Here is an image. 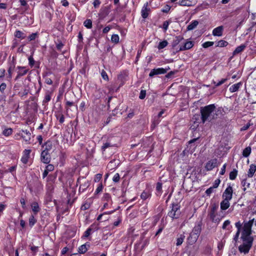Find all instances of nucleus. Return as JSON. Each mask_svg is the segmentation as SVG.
<instances>
[{
	"label": "nucleus",
	"mask_w": 256,
	"mask_h": 256,
	"mask_svg": "<svg viewBox=\"0 0 256 256\" xmlns=\"http://www.w3.org/2000/svg\"><path fill=\"white\" fill-rule=\"evenodd\" d=\"M254 221V218L245 222L244 224L240 236V239L243 242L238 246V250L240 253H244V254L248 253L252 247L254 238L252 236V228Z\"/></svg>",
	"instance_id": "nucleus-1"
},
{
	"label": "nucleus",
	"mask_w": 256,
	"mask_h": 256,
	"mask_svg": "<svg viewBox=\"0 0 256 256\" xmlns=\"http://www.w3.org/2000/svg\"><path fill=\"white\" fill-rule=\"evenodd\" d=\"M216 106L214 104H211L200 108L202 122L204 124L206 121L210 122L215 118L214 112Z\"/></svg>",
	"instance_id": "nucleus-2"
},
{
	"label": "nucleus",
	"mask_w": 256,
	"mask_h": 256,
	"mask_svg": "<svg viewBox=\"0 0 256 256\" xmlns=\"http://www.w3.org/2000/svg\"><path fill=\"white\" fill-rule=\"evenodd\" d=\"M202 221L196 223L194 227L188 238V240H190L192 243H194L197 240L202 231Z\"/></svg>",
	"instance_id": "nucleus-3"
},
{
	"label": "nucleus",
	"mask_w": 256,
	"mask_h": 256,
	"mask_svg": "<svg viewBox=\"0 0 256 256\" xmlns=\"http://www.w3.org/2000/svg\"><path fill=\"white\" fill-rule=\"evenodd\" d=\"M180 207L178 204H172L170 206L171 210L168 212V216L172 219L178 218L181 214Z\"/></svg>",
	"instance_id": "nucleus-4"
},
{
	"label": "nucleus",
	"mask_w": 256,
	"mask_h": 256,
	"mask_svg": "<svg viewBox=\"0 0 256 256\" xmlns=\"http://www.w3.org/2000/svg\"><path fill=\"white\" fill-rule=\"evenodd\" d=\"M210 207V210L208 216L212 222L218 223L221 220V218L216 217V212L218 208V204L214 203L212 204Z\"/></svg>",
	"instance_id": "nucleus-5"
},
{
	"label": "nucleus",
	"mask_w": 256,
	"mask_h": 256,
	"mask_svg": "<svg viewBox=\"0 0 256 256\" xmlns=\"http://www.w3.org/2000/svg\"><path fill=\"white\" fill-rule=\"evenodd\" d=\"M17 70V76L15 78V80H18L21 76L26 75L28 71V68H27L26 66H18L16 68Z\"/></svg>",
	"instance_id": "nucleus-6"
},
{
	"label": "nucleus",
	"mask_w": 256,
	"mask_h": 256,
	"mask_svg": "<svg viewBox=\"0 0 256 256\" xmlns=\"http://www.w3.org/2000/svg\"><path fill=\"white\" fill-rule=\"evenodd\" d=\"M170 68L168 66V68H154L152 70L150 71L149 76L150 77H152L155 75L160 74H166L168 70H169Z\"/></svg>",
	"instance_id": "nucleus-7"
},
{
	"label": "nucleus",
	"mask_w": 256,
	"mask_h": 256,
	"mask_svg": "<svg viewBox=\"0 0 256 256\" xmlns=\"http://www.w3.org/2000/svg\"><path fill=\"white\" fill-rule=\"evenodd\" d=\"M50 156L48 151L43 150L40 154L41 161L44 164H48L50 162Z\"/></svg>",
	"instance_id": "nucleus-8"
},
{
	"label": "nucleus",
	"mask_w": 256,
	"mask_h": 256,
	"mask_svg": "<svg viewBox=\"0 0 256 256\" xmlns=\"http://www.w3.org/2000/svg\"><path fill=\"white\" fill-rule=\"evenodd\" d=\"M233 190L232 186H229L224 190L222 194L224 199L231 200L232 197Z\"/></svg>",
	"instance_id": "nucleus-9"
},
{
	"label": "nucleus",
	"mask_w": 256,
	"mask_h": 256,
	"mask_svg": "<svg viewBox=\"0 0 256 256\" xmlns=\"http://www.w3.org/2000/svg\"><path fill=\"white\" fill-rule=\"evenodd\" d=\"M217 162L218 160L216 158L212 159L208 161L205 166L206 169L208 171L212 170L218 166Z\"/></svg>",
	"instance_id": "nucleus-10"
},
{
	"label": "nucleus",
	"mask_w": 256,
	"mask_h": 256,
	"mask_svg": "<svg viewBox=\"0 0 256 256\" xmlns=\"http://www.w3.org/2000/svg\"><path fill=\"white\" fill-rule=\"evenodd\" d=\"M235 226H236V227L237 228V232L234 236L233 240L235 244H236L237 242L238 239V237L240 236L241 228L242 227V224L240 221H238L235 224Z\"/></svg>",
	"instance_id": "nucleus-11"
},
{
	"label": "nucleus",
	"mask_w": 256,
	"mask_h": 256,
	"mask_svg": "<svg viewBox=\"0 0 256 256\" xmlns=\"http://www.w3.org/2000/svg\"><path fill=\"white\" fill-rule=\"evenodd\" d=\"M98 229V226L94 224H92L90 226V228H88L86 231L84 232L82 238H88L91 234L92 231H95Z\"/></svg>",
	"instance_id": "nucleus-12"
},
{
	"label": "nucleus",
	"mask_w": 256,
	"mask_h": 256,
	"mask_svg": "<svg viewBox=\"0 0 256 256\" xmlns=\"http://www.w3.org/2000/svg\"><path fill=\"white\" fill-rule=\"evenodd\" d=\"M194 46V42L192 41H187L184 44L180 47L178 51H184L191 48Z\"/></svg>",
	"instance_id": "nucleus-13"
},
{
	"label": "nucleus",
	"mask_w": 256,
	"mask_h": 256,
	"mask_svg": "<svg viewBox=\"0 0 256 256\" xmlns=\"http://www.w3.org/2000/svg\"><path fill=\"white\" fill-rule=\"evenodd\" d=\"M90 247V244L88 242L85 243L84 244L80 246L78 248V252L80 254H85L89 248Z\"/></svg>",
	"instance_id": "nucleus-14"
},
{
	"label": "nucleus",
	"mask_w": 256,
	"mask_h": 256,
	"mask_svg": "<svg viewBox=\"0 0 256 256\" xmlns=\"http://www.w3.org/2000/svg\"><path fill=\"white\" fill-rule=\"evenodd\" d=\"M224 26H219L212 30V34L214 36H221L222 35L224 31Z\"/></svg>",
	"instance_id": "nucleus-15"
},
{
	"label": "nucleus",
	"mask_w": 256,
	"mask_h": 256,
	"mask_svg": "<svg viewBox=\"0 0 256 256\" xmlns=\"http://www.w3.org/2000/svg\"><path fill=\"white\" fill-rule=\"evenodd\" d=\"M150 10V8H148V4L146 2L144 5L141 11L142 18H146L148 16Z\"/></svg>",
	"instance_id": "nucleus-16"
},
{
	"label": "nucleus",
	"mask_w": 256,
	"mask_h": 256,
	"mask_svg": "<svg viewBox=\"0 0 256 256\" xmlns=\"http://www.w3.org/2000/svg\"><path fill=\"white\" fill-rule=\"evenodd\" d=\"M22 132H24L26 135H24L22 134H21V137L23 138V140L26 142H29L30 140V136L31 134L30 132L27 130H22Z\"/></svg>",
	"instance_id": "nucleus-17"
},
{
	"label": "nucleus",
	"mask_w": 256,
	"mask_h": 256,
	"mask_svg": "<svg viewBox=\"0 0 256 256\" xmlns=\"http://www.w3.org/2000/svg\"><path fill=\"white\" fill-rule=\"evenodd\" d=\"M247 46L246 44H242L240 46L236 47L234 50L232 52L233 56L237 55L240 53H241L242 52H243L244 49L246 48Z\"/></svg>",
	"instance_id": "nucleus-18"
},
{
	"label": "nucleus",
	"mask_w": 256,
	"mask_h": 256,
	"mask_svg": "<svg viewBox=\"0 0 256 256\" xmlns=\"http://www.w3.org/2000/svg\"><path fill=\"white\" fill-rule=\"evenodd\" d=\"M52 92L48 90L45 94L44 99L42 101V104L46 106L50 100L52 98Z\"/></svg>",
	"instance_id": "nucleus-19"
},
{
	"label": "nucleus",
	"mask_w": 256,
	"mask_h": 256,
	"mask_svg": "<svg viewBox=\"0 0 256 256\" xmlns=\"http://www.w3.org/2000/svg\"><path fill=\"white\" fill-rule=\"evenodd\" d=\"M192 120L194 122V127H198L199 124L202 122L201 115L200 116L198 114H194L192 118Z\"/></svg>",
	"instance_id": "nucleus-20"
},
{
	"label": "nucleus",
	"mask_w": 256,
	"mask_h": 256,
	"mask_svg": "<svg viewBox=\"0 0 256 256\" xmlns=\"http://www.w3.org/2000/svg\"><path fill=\"white\" fill-rule=\"evenodd\" d=\"M229 200L224 199L220 202V209L222 210H227L230 205Z\"/></svg>",
	"instance_id": "nucleus-21"
},
{
	"label": "nucleus",
	"mask_w": 256,
	"mask_h": 256,
	"mask_svg": "<svg viewBox=\"0 0 256 256\" xmlns=\"http://www.w3.org/2000/svg\"><path fill=\"white\" fill-rule=\"evenodd\" d=\"M183 40L184 38L180 36H176L172 44V48L176 46Z\"/></svg>",
	"instance_id": "nucleus-22"
},
{
	"label": "nucleus",
	"mask_w": 256,
	"mask_h": 256,
	"mask_svg": "<svg viewBox=\"0 0 256 256\" xmlns=\"http://www.w3.org/2000/svg\"><path fill=\"white\" fill-rule=\"evenodd\" d=\"M256 171V165L252 164L250 165V168L248 173V178H252Z\"/></svg>",
	"instance_id": "nucleus-23"
},
{
	"label": "nucleus",
	"mask_w": 256,
	"mask_h": 256,
	"mask_svg": "<svg viewBox=\"0 0 256 256\" xmlns=\"http://www.w3.org/2000/svg\"><path fill=\"white\" fill-rule=\"evenodd\" d=\"M108 140L110 143L112 144V146L114 147L118 146L117 142L119 140L118 137L115 136H110L108 138Z\"/></svg>",
	"instance_id": "nucleus-24"
},
{
	"label": "nucleus",
	"mask_w": 256,
	"mask_h": 256,
	"mask_svg": "<svg viewBox=\"0 0 256 256\" xmlns=\"http://www.w3.org/2000/svg\"><path fill=\"white\" fill-rule=\"evenodd\" d=\"M16 38L23 40L26 38V34L22 32L20 30H16L14 34Z\"/></svg>",
	"instance_id": "nucleus-25"
},
{
	"label": "nucleus",
	"mask_w": 256,
	"mask_h": 256,
	"mask_svg": "<svg viewBox=\"0 0 256 256\" xmlns=\"http://www.w3.org/2000/svg\"><path fill=\"white\" fill-rule=\"evenodd\" d=\"M242 85V82H240L237 84H234L232 85L230 88V91L231 92H234L238 91L240 88V86Z\"/></svg>",
	"instance_id": "nucleus-26"
},
{
	"label": "nucleus",
	"mask_w": 256,
	"mask_h": 256,
	"mask_svg": "<svg viewBox=\"0 0 256 256\" xmlns=\"http://www.w3.org/2000/svg\"><path fill=\"white\" fill-rule=\"evenodd\" d=\"M198 24V22L196 20H194L190 24L187 26V30H191L194 29Z\"/></svg>",
	"instance_id": "nucleus-27"
},
{
	"label": "nucleus",
	"mask_w": 256,
	"mask_h": 256,
	"mask_svg": "<svg viewBox=\"0 0 256 256\" xmlns=\"http://www.w3.org/2000/svg\"><path fill=\"white\" fill-rule=\"evenodd\" d=\"M192 0H182L179 2V4L182 6H190L193 5Z\"/></svg>",
	"instance_id": "nucleus-28"
},
{
	"label": "nucleus",
	"mask_w": 256,
	"mask_h": 256,
	"mask_svg": "<svg viewBox=\"0 0 256 256\" xmlns=\"http://www.w3.org/2000/svg\"><path fill=\"white\" fill-rule=\"evenodd\" d=\"M56 176L57 175L56 174H49L46 178L47 182L52 184L54 183L56 180Z\"/></svg>",
	"instance_id": "nucleus-29"
},
{
	"label": "nucleus",
	"mask_w": 256,
	"mask_h": 256,
	"mask_svg": "<svg viewBox=\"0 0 256 256\" xmlns=\"http://www.w3.org/2000/svg\"><path fill=\"white\" fill-rule=\"evenodd\" d=\"M31 206H32V208L33 212L35 214H36L38 212H40V208L39 207V206H38V202H33Z\"/></svg>",
	"instance_id": "nucleus-30"
},
{
	"label": "nucleus",
	"mask_w": 256,
	"mask_h": 256,
	"mask_svg": "<svg viewBox=\"0 0 256 256\" xmlns=\"http://www.w3.org/2000/svg\"><path fill=\"white\" fill-rule=\"evenodd\" d=\"M251 148L250 146H248L245 148L242 152V155L244 157H248L251 152Z\"/></svg>",
	"instance_id": "nucleus-31"
},
{
	"label": "nucleus",
	"mask_w": 256,
	"mask_h": 256,
	"mask_svg": "<svg viewBox=\"0 0 256 256\" xmlns=\"http://www.w3.org/2000/svg\"><path fill=\"white\" fill-rule=\"evenodd\" d=\"M238 175V170L236 169H234L230 173V179L231 180H234L236 179V176Z\"/></svg>",
	"instance_id": "nucleus-32"
},
{
	"label": "nucleus",
	"mask_w": 256,
	"mask_h": 256,
	"mask_svg": "<svg viewBox=\"0 0 256 256\" xmlns=\"http://www.w3.org/2000/svg\"><path fill=\"white\" fill-rule=\"evenodd\" d=\"M110 147H114L112 146V143H110L109 141L107 140L106 142L103 144V146H102V151H105L106 150Z\"/></svg>",
	"instance_id": "nucleus-33"
},
{
	"label": "nucleus",
	"mask_w": 256,
	"mask_h": 256,
	"mask_svg": "<svg viewBox=\"0 0 256 256\" xmlns=\"http://www.w3.org/2000/svg\"><path fill=\"white\" fill-rule=\"evenodd\" d=\"M228 42L224 40H220L217 42L216 46L218 47H225L228 45Z\"/></svg>",
	"instance_id": "nucleus-34"
},
{
	"label": "nucleus",
	"mask_w": 256,
	"mask_h": 256,
	"mask_svg": "<svg viewBox=\"0 0 256 256\" xmlns=\"http://www.w3.org/2000/svg\"><path fill=\"white\" fill-rule=\"evenodd\" d=\"M12 128H5L2 134L4 136H8L12 134Z\"/></svg>",
	"instance_id": "nucleus-35"
},
{
	"label": "nucleus",
	"mask_w": 256,
	"mask_h": 256,
	"mask_svg": "<svg viewBox=\"0 0 256 256\" xmlns=\"http://www.w3.org/2000/svg\"><path fill=\"white\" fill-rule=\"evenodd\" d=\"M84 25L88 28H92V21L90 19L86 20L84 22Z\"/></svg>",
	"instance_id": "nucleus-36"
},
{
	"label": "nucleus",
	"mask_w": 256,
	"mask_h": 256,
	"mask_svg": "<svg viewBox=\"0 0 256 256\" xmlns=\"http://www.w3.org/2000/svg\"><path fill=\"white\" fill-rule=\"evenodd\" d=\"M44 145L46 146V148L44 150H46V151L49 152L52 148V142L48 140L44 143Z\"/></svg>",
	"instance_id": "nucleus-37"
},
{
	"label": "nucleus",
	"mask_w": 256,
	"mask_h": 256,
	"mask_svg": "<svg viewBox=\"0 0 256 256\" xmlns=\"http://www.w3.org/2000/svg\"><path fill=\"white\" fill-rule=\"evenodd\" d=\"M102 200L106 202H112L110 195L108 193H106L104 194Z\"/></svg>",
	"instance_id": "nucleus-38"
},
{
	"label": "nucleus",
	"mask_w": 256,
	"mask_h": 256,
	"mask_svg": "<svg viewBox=\"0 0 256 256\" xmlns=\"http://www.w3.org/2000/svg\"><path fill=\"white\" fill-rule=\"evenodd\" d=\"M36 220L35 219L34 216L32 215L29 218V225L32 228L36 223Z\"/></svg>",
	"instance_id": "nucleus-39"
},
{
	"label": "nucleus",
	"mask_w": 256,
	"mask_h": 256,
	"mask_svg": "<svg viewBox=\"0 0 256 256\" xmlns=\"http://www.w3.org/2000/svg\"><path fill=\"white\" fill-rule=\"evenodd\" d=\"M119 36L118 34H114L111 38V40L114 44H118L119 42Z\"/></svg>",
	"instance_id": "nucleus-40"
},
{
	"label": "nucleus",
	"mask_w": 256,
	"mask_h": 256,
	"mask_svg": "<svg viewBox=\"0 0 256 256\" xmlns=\"http://www.w3.org/2000/svg\"><path fill=\"white\" fill-rule=\"evenodd\" d=\"M38 32L32 33L28 36V39L29 41L34 40L36 38L38 37Z\"/></svg>",
	"instance_id": "nucleus-41"
},
{
	"label": "nucleus",
	"mask_w": 256,
	"mask_h": 256,
	"mask_svg": "<svg viewBox=\"0 0 256 256\" xmlns=\"http://www.w3.org/2000/svg\"><path fill=\"white\" fill-rule=\"evenodd\" d=\"M168 44V42L166 40H164L160 42L158 48L159 50L162 49L166 46Z\"/></svg>",
	"instance_id": "nucleus-42"
},
{
	"label": "nucleus",
	"mask_w": 256,
	"mask_h": 256,
	"mask_svg": "<svg viewBox=\"0 0 256 256\" xmlns=\"http://www.w3.org/2000/svg\"><path fill=\"white\" fill-rule=\"evenodd\" d=\"M242 186L244 187L243 190L244 192L246 191V188H248L250 186V184L249 182H247L246 179L242 180Z\"/></svg>",
	"instance_id": "nucleus-43"
},
{
	"label": "nucleus",
	"mask_w": 256,
	"mask_h": 256,
	"mask_svg": "<svg viewBox=\"0 0 256 256\" xmlns=\"http://www.w3.org/2000/svg\"><path fill=\"white\" fill-rule=\"evenodd\" d=\"M184 236L180 235V238H178L176 240V245L177 246H180L184 242Z\"/></svg>",
	"instance_id": "nucleus-44"
},
{
	"label": "nucleus",
	"mask_w": 256,
	"mask_h": 256,
	"mask_svg": "<svg viewBox=\"0 0 256 256\" xmlns=\"http://www.w3.org/2000/svg\"><path fill=\"white\" fill-rule=\"evenodd\" d=\"M214 44V42H204L202 46L204 48H208L210 46H212Z\"/></svg>",
	"instance_id": "nucleus-45"
},
{
	"label": "nucleus",
	"mask_w": 256,
	"mask_h": 256,
	"mask_svg": "<svg viewBox=\"0 0 256 256\" xmlns=\"http://www.w3.org/2000/svg\"><path fill=\"white\" fill-rule=\"evenodd\" d=\"M56 117L57 119L58 120L60 123L62 124L64 121V115L62 114H60L58 116L56 115Z\"/></svg>",
	"instance_id": "nucleus-46"
},
{
	"label": "nucleus",
	"mask_w": 256,
	"mask_h": 256,
	"mask_svg": "<svg viewBox=\"0 0 256 256\" xmlns=\"http://www.w3.org/2000/svg\"><path fill=\"white\" fill-rule=\"evenodd\" d=\"M14 66H10L8 69V78H11L12 77V72L14 70Z\"/></svg>",
	"instance_id": "nucleus-47"
},
{
	"label": "nucleus",
	"mask_w": 256,
	"mask_h": 256,
	"mask_svg": "<svg viewBox=\"0 0 256 256\" xmlns=\"http://www.w3.org/2000/svg\"><path fill=\"white\" fill-rule=\"evenodd\" d=\"M101 76L102 78L108 81L109 80L108 76L106 72L102 70L101 72Z\"/></svg>",
	"instance_id": "nucleus-48"
},
{
	"label": "nucleus",
	"mask_w": 256,
	"mask_h": 256,
	"mask_svg": "<svg viewBox=\"0 0 256 256\" xmlns=\"http://www.w3.org/2000/svg\"><path fill=\"white\" fill-rule=\"evenodd\" d=\"M156 190L160 194L162 192V184L161 182H158L156 184Z\"/></svg>",
	"instance_id": "nucleus-49"
},
{
	"label": "nucleus",
	"mask_w": 256,
	"mask_h": 256,
	"mask_svg": "<svg viewBox=\"0 0 256 256\" xmlns=\"http://www.w3.org/2000/svg\"><path fill=\"white\" fill-rule=\"evenodd\" d=\"M230 220H226L222 225V228L224 230H225L227 228L228 230H229V228H227V226H229L230 224Z\"/></svg>",
	"instance_id": "nucleus-50"
},
{
	"label": "nucleus",
	"mask_w": 256,
	"mask_h": 256,
	"mask_svg": "<svg viewBox=\"0 0 256 256\" xmlns=\"http://www.w3.org/2000/svg\"><path fill=\"white\" fill-rule=\"evenodd\" d=\"M149 196L150 194L146 192H143L140 195L141 198L144 200H146Z\"/></svg>",
	"instance_id": "nucleus-51"
},
{
	"label": "nucleus",
	"mask_w": 256,
	"mask_h": 256,
	"mask_svg": "<svg viewBox=\"0 0 256 256\" xmlns=\"http://www.w3.org/2000/svg\"><path fill=\"white\" fill-rule=\"evenodd\" d=\"M214 189L215 188H214L212 186H210L206 190L205 192L207 196H210L211 194L214 192Z\"/></svg>",
	"instance_id": "nucleus-52"
},
{
	"label": "nucleus",
	"mask_w": 256,
	"mask_h": 256,
	"mask_svg": "<svg viewBox=\"0 0 256 256\" xmlns=\"http://www.w3.org/2000/svg\"><path fill=\"white\" fill-rule=\"evenodd\" d=\"M28 90L24 89L22 92H20L18 93V94H19V96L21 98H24V97L28 95Z\"/></svg>",
	"instance_id": "nucleus-53"
},
{
	"label": "nucleus",
	"mask_w": 256,
	"mask_h": 256,
	"mask_svg": "<svg viewBox=\"0 0 256 256\" xmlns=\"http://www.w3.org/2000/svg\"><path fill=\"white\" fill-rule=\"evenodd\" d=\"M146 96V90H141L139 96V98L140 100H143L145 98Z\"/></svg>",
	"instance_id": "nucleus-54"
},
{
	"label": "nucleus",
	"mask_w": 256,
	"mask_h": 256,
	"mask_svg": "<svg viewBox=\"0 0 256 256\" xmlns=\"http://www.w3.org/2000/svg\"><path fill=\"white\" fill-rule=\"evenodd\" d=\"M220 182V180L218 178L216 180L213 184L212 187L214 188H217Z\"/></svg>",
	"instance_id": "nucleus-55"
},
{
	"label": "nucleus",
	"mask_w": 256,
	"mask_h": 256,
	"mask_svg": "<svg viewBox=\"0 0 256 256\" xmlns=\"http://www.w3.org/2000/svg\"><path fill=\"white\" fill-rule=\"evenodd\" d=\"M28 62H29V65L32 67L34 66V58L32 56H30L28 57Z\"/></svg>",
	"instance_id": "nucleus-56"
},
{
	"label": "nucleus",
	"mask_w": 256,
	"mask_h": 256,
	"mask_svg": "<svg viewBox=\"0 0 256 256\" xmlns=\"http://www.w3.org/2000/svg\"><path fill=\"white\" fill-rule=\"evenodd\" d=\"M102 188H103V186H102V183H100L99 184V186L96 188V190L95 191V194H98L99 192H102Z\"/></svg>",
	"instance_id": "nucleus-57"
},
{
	"label": "nucleus",
	"mask_w": 256,
	"mask_h": 256,
	"mask_svg": "<svg viewBox=\"0 0 256 256\" xmlns=\"http://www.w3.org/2000/svg\"><path fill=\"white\" fill-rule=\"evenodd\" d=\"M226 78H222L220 81H219L218 82L216 83V82H214V84H215V86H218L224 83L226 81Z\"/></svg>",
	"instance_id": "nucleus-58"
},
{
	"label": "nucleus",
	"mask_w": 256,
	"mask_h": 256,
	"mask_svg": "<svg viewBox=\"0 0 256 256\" xmlns=\"http://www.w3.org/2000/svg\"><path fill=\"white\" fill-rule=\"evenodd\" d=\"M120 178V174L118 173H116L114 174V176L113 177L112 180L114 182H119Z\"/></svg>",
	"instance_id": "nucleus-59"
},
{
	"label": "nucleus",
	"mask_w": 256,
	"mask_h": 256,
	"mask_svg": "<svg viewBox=\"0 0 256 256\" xmlns=\"http://www.w3.org/2000/svg\"><path fill=\"white\" fill-rule=\"evenodd\" d=\"M26 200L24 198H21L20 199V202L22 204V206L24 209H25L26 208Z\"/></svg>",
	"instance_id": "nucleus-60"
},
{
	"label": "nucleus",
	"mask_w": 256,
	"mask_h": 256,
	"mask_svg": "<svg viewBox=\"0 0 256 256\" xmlns=\"http://www.w3.org/2000/svg\"><path fill=\"white\" fill-rule=\"evenodd\" d=\"M170 22L168 20L164 21L162 24V28L166 31L168 30Z\"/></svg>",
	"instance_id": "nucleus-61"
},
{
	"label": "nucleus",
	"mask_w": 256,
	"mask_h": 256,
	"mask_svg": "<svg viewBox=\"0 0 256 256\" xmlns=\"http://www.w3.org/2000/svg\"><path fill=\"white\" fill-rule=\"evenodd\" d=\"M177 72L178 70L170 71L168 74H167L166 76V77L168 78H170L174 74Z\"/></svg>",
	"instance_id": "nucleus-62"
},
{
	"label": "nucleus",
	"mask_w": 256,
	"mask_h": 256,
	"mask_svg": "<svg viewBox=\"0 0 256 256\" xmlns=\"http://www.w3.org/2000/svg\"><path fill=\"white\" fill-rule=\"evenodd\" d=\"M90 207V204L88 203H85L81 206V210H88Z\"/></svg>",
	"instance_id": "nucleus-63"
},
{
	"label": "nucleus",
	"mask_w": 256,
	"mask_h": 256,
	"mask_svg": "<svg viewBox=\"0 0 256 256\" xmlns=\"http://www.w3.org/2000/svg\"><path fill=\"white\" fill-rule=\"evenodd\" d=\"M46 169L49 172L54 170V166L52 164H49L46 167Z\"/></svg>",
	"instance_id": "nucleus-64"
}]
</instances>
